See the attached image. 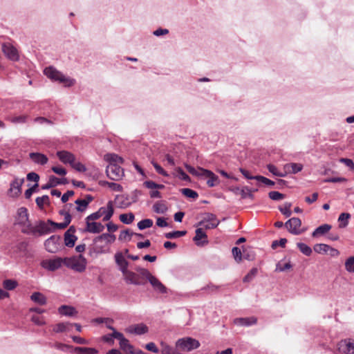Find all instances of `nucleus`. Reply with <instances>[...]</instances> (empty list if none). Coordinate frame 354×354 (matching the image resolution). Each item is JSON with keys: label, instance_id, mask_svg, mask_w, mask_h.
Wrapping results in <instances>:
<instances>
[{"label": "nucleus", "instance_id": "5", "mask_svg": "<svg viewBox=\"0 0 354 354\" xmlns=\"http://www.w3.org/2000/svg\"><path fill=\"white\" fill-rule=\"evenodd\" d=\"M61 237L53 235L44 242L46 250L50 253H56L61 248Z\"/></svg>", "mask_w": 354, "mask_h": 354}, {"label": "nucleus", "instance_id": "8", "mask_svg": "<svg viewBox=\"0 0 354 354\" xmlns=\"http://www.w3.org/2000/svg\"><path fill=\"white\" fill-rule=\"evenodd\" d=\"M338 351L342 354H354V340L345 339L341 340L338 344Z\"/></svg>", "mask_w": 354, "mask_h": 354}, {"label": "nucleus", "instance_id": "59", "mask_svg": "<svg viewBox=\"0 0 354 354\" xmlns=\"http://www.w3.org/2000/svg\"><path fill=\"white\" fill-rule=\"evenodd\" d=\"M151 164L153 165V167L155 168V169L158 174H161L165 177L169 176L168 173L165 169H163L162 168V167L159 164H158L156 162L153 160V161H151Z\"/></svg>", "mask_w": 354, "mask_h": 354}, {"label": "nucleus", "instance_id": "39", "mask_svg": "<svg viewBox=\"0 0 354 354\" xmlns=\"http://www.w3.org/2000/svg\"><path fill=\"white\" fill-rule=\"evenodd\" d=\"M153 210L157 214H164L167 212V207L162 201H158L153 205Z\"/></svg>", "mask_w": 354, "mask_h": 354}, {"label": "nucleus", "instance_id": "29", "mask_svg": "<svg viewBox=\"0 0 354 354\" xmlns=\"http://www.w3.org/2000/svg\"><path fill=\"white\" fill-rule=\"evenodd\" d=\"M30 299L39 305L43 306L47 303L46 297L39 292H35L30 296Z\"/></svg>", "mask_w": 354, "mask_h": 354}, {"label": "nucleus", "instance_id": "6", "mask_svg": "<svg viewBox=\"0 0 354 354\" xmlns=\"http://www.w3.org/2000/svg\"><path fill=\"white\" fill-rule=\"evenodd\" d=\"M220 223L216 216L212 213H207L203 220L198 223V225L203 226L206 230L214 229Z\"/></svg>", "mask_w": 354, "mask_h": 354}, {"label": "nucleus", "instance_id": "61", "mask_svg": "<svg viewBox=\"0 0 354 354\" xmlns=\"http://www.w3.org/2000/svg\"><path fill=\"white\" fill-rule=\"evenodd\" d=\"M161 354H172L175 351L173 347L163 342L161 343Z\"/></svg>", "mask_w": 354, "mask_h": 354}, {"label": "nucleus", "instance_id": "2", "mask_svg": "<svg viewBox=\"0 0 354 354\" xmlns=\"http://www.w3.org/2000/svg\"><path fill=\"white\" fill-rule=\"evenodd\" d=\"M64 264L78 272H82L86 267V260L82 254L64 259Z\"/></svg>", "mask_w": 354, "mask_h": 354}, {"label": "nucleus", "instance_id": "49", "mask_svg": "<svg viewBox=\"0 0 354 354\" xmlns=\"http://www.w3.org/2000/svg\"><path fill=\"white\" fill-rule=\"evenodd\" d=\"M257 272L258 269L257 268H252L250 271L243 277V281L244 283H249L252 281L256 277Z\"/></svg>", "mask_w": 354, "mask_h": 354}, {"label": "nucleus", "instance_id": "10", "mask_svg": "<svg viewBox=\"0 0 354 354\" xmlns=\"http://www.w3.org/2000/svg\"><path fill=\"white\" fill-rule=\"evenodd\" d=\"M53 232H54V229H52L48 221L45 222L40 220L35 224V236H41Z\"/></svg>", "mask_w": 354, "mask_h": 354}, {"label": "nucleus", "instance_id": "44", "mask_svg": "<svg viewBox=\"0 0 354 354\" xmlns=\"http://www.w3.org/2000/svg\"><path fill=\"white\" fill-rule=\"evenodd\" d=\"M48 223L50 224L52 229H54V231L56 229H65L71 223L66 221L62 223H55L50 219H48Z\"/></svg>", "mask_w": 354, "mask_h": 354}, {"label": "nucleus", "instance_id": "57", "mask_svg": "<svg viewBox=\"0 0 354 354\" xmlns=\"http://www.w3.org/2000/svg\"><path fill=\"white\" fill-rule=\"evenodd\" d=\"M94 248H93V250L95 252L97 253V254H102V253H105L106 252V247L107 246V245H106V243L104 244H102V243H94Z\"/></svg>", "mask_w": 354, "mask_h": 354}, {"label": "nucleus", "instance_id": "60", "mask_svg": "<svg viewBox=\"0 0 354 354\" xmlns=\"http://www.w3.org/2000/svg\"><path fill=\"white\" fill-rule=\"evenodd\" d=\"M59 214L64 216V221H68V223L71 222L72 217L70 214L69 209L64 207L62 209L59 211Z\"/></svg>", "mask_w": 354, "mask_h": 354}, {"label": "nucleus", "instance_id": "41", "mask_svg": "<svg viewBox=\"0 0 354 354\" xmlns=\"http://www.w3.org/2000/svg\"><path fill=\"white\" fill-rule=\"evenodd\" d=\"M330 249V245L325 243H317L314 245V250L319 254H326Z\"/></svg>", "mask_w": 354, "mask_h": 354}, {"label": "nucleus", "instance_id": "3", "mask_svg": "<svg viewBox=\"0 0 354 354\" xmlns=\"http://www.w3.org/2000/svg\"><path fill=\"white\" fill-rule=\"evenodd\" d=\"M200 346L199 341L191 337L178 339L176 342V348L188 352L199 348Z\"/></svg>", "mask_w": 354, "mask_h": 354}, {"label": "nucleus", "instance_id": "64", "mask_svg": "<svg viewBox=\"0 0 354 354\" xmlns=\"http://www.w3.org/2000/svg\"><path fill=\"white\" fill-rule=\"evenodd\" d=\"M232 254L236 261H240L242 259V254L241 249L238 247H234L232 248Z\"/></svg>", "mask_w": 354, "mask_h": 354}, {"label": "nucleus", "instance_id": "54", "mask_svg": "<svg viewBox=\"0 0 354 354\" xmlns=\"http://www.w3.org/2000/svg\"><path fill=\"white\" fill-rule=\"evenodd\" d=\"M291 168L292 174H297L303 169V165L300 163H290L285 165V168Z\"/></svg>", "mask_w": 354, "mask_h": 354}, {"label": "nucleus", "instance_id": "43", "mask_svg": "<svg viewBox=\"0 0 354 354\" xmlns=\"http://www.w3.org/2000/svg\"><path fill=\"white\" fill-rule=\"evenodd\" d=\"M35 202L37 205L40 209H44V205L45 203L50 204V198L48 195H44L41 197H37L35 199Z\"/></svg>", "mask_w": 354, "mask_h": 354}, {"label": "nucleus", "instance_id": "58", "mask_svg": "<svg viewBox=\"0 0 354 354\" xmlns=\"http://www.w3.org/2000/svg\"><path fill=\"white\" fill-rule=\"evenodd\" d=\"M267 169H268V171L270 173H272L273 175H274L276 176L284 177L286 176L285 174L281 173V172H279L277 171V168L274 165H272V164L268 165H267Z\"/></svg>", "mask_w": 354, "mask_h": 354}, {"label": "nucleus", "instance_id": "22", "mask_svg": "<svg viewBox=\"0 0 354 354\" xmlns=\"http://www.w3.org/2000/svg\"><path fill=\"white\" fill-rule=\"evenodd\" d=\"M115 260L123 274L128 271L129 263L121 252H117L115 254Z\"/></svg>", "mask_w": 354, "mask_h": 354}, {"label": "nucleus", "instance_id": "11", "mask_svg": "<svg viewBox=\"0 0 354 354\" xmlns=\"http://www.w3.org/2000/svg\"><path fill=\"white\" fill-rule=\"evenodd\" d=\"M2 51L7 58L12 61H18L19 56L17 50L10 44H3Z\"/></svg>", "mask_w": 354, "mask_h": 354}, {"label": "nucleus", "instance_id": "38", "mask_svg": "<svg viewBox=\"0 0 354 354\" xmlns=\"http://www.w3.org/2000/svg\"><path fill=\"white\" fill-rule=\"evenodd\" d=\"M187 234L186 230H182V231H173L170 232L165 233L164 236L165 238L168 239H177L180 236H185Z\"/></svg>", "mask_w": 354, "mask_h": 354}, {"label": "nucleus", "instance_id": "9", "mask_svg": "<svg viewBox=\"0 0 354 354\" xmlns=\"http://www.w3.org/2000/svg\"><path fill=\"white\" fill-rule=\"evenodd\" d=\"M62 264H64V259L60 257L54 259L44 260L41 262V267L49 271H55L59 269Z\"/></svg>", "mask_w": 354, "mask_h": 354}, {"label": "nucleus", "instance_id": "21", "mask_svg": "<svg viewBox=\"0 0 354 354\" xmlns=\"http://www.w3.org/2000/svg\"><path fill=\"white\" fill-rule=\"evenodd\" d=\"M195 232L196 235L194 237V241L198 246H203L208 243L207 234L202 228H197Z\"/></svg>", "mask_w": 354, "mask_h": 354}, {"label": "nucleus", "instance_id": "56", "mask_svg": "<svg viewBox=\"0 0 354 354\" xmlns=\"http://www.w3.org/2000/svg\"><path fill=\"white\" fill-rule=\"evenodd\" d=\"M268 196L269 198L273 201H280L285 198L284 194L277 191H272L269 192Z\"/></svg>", "mask_w": 354, "mask_h": 354}, {"label": "nucleus", "instance_id": "34", "mask_svg": "<svg viewBox=\"0 0 354 354\" xmlns=\"http://www.w3.org/2000/svg\"><path fill=\"white\" fill-rule=\"evenodd\" d=\"M74 351L77 354H97L98 351L94 348L88 347H75Z\"/></svg>", "mask_w": 354, "mask_h": 354}, {"label": "nucleus", "instance_id": "47", "mask_svg": "<svg viewBox=\"0 0 354 354\" xmlns=\"http://www.w3.org/2000/svg\"><path fill=\"white\" fill-rule=\"evenodd\" d=\"M75 204L77 205V206L75 207L76 210L80 212H84L88 206L87 202H86L84 200L80 199V198L75 200Z\"/></svg>", "mask_w": 354, "mask_h": 354}, {"label": "nucleus", "instance_id": "28", "mask_svg": "<svg viewBox=\"0 0 354 354\" xmlns=\"http://www.w3.org/2000/svg\"><path fill=\"white\" fill-rule=\"evenodd\" d=\"M29 156L32 161L37 164L44 165L48 162L47 156L43 153L32 152Z\"/></svg>", "mask_w": 354, "mask_h": 354}, {"label": "nucleus", "instance_id": "23", "mask_svg": "<svg viewBox=\"0 0 354 354\" xmlns=\"http://www.w3.org/2000/svg\"><path fill=\"white\" fill-rule=\"evenodd\" d=\"M115 236L111 233H103L93 239V243L105 242L106 245L113 243L115 241Z\"/></svg>", "mask_w": 354, "mask_h": 354}, {"label": "nucleus", "instance_id": "17", "mask_svg": "<svg viewBox=\"0 0 354 354\" xmlns=\"http://www.w3.org/2000/svg\"><path fill=\"white\" fill-rule=\"evenodd\" d=\"M202 172V178H208L207 185L209 187H213L219 183L218 177L212 171L205 169V170H203Z\"/></svg>", "mask_w": 354, "mask_h": 354}, {"label": "nucleus", "instance_id": "36", "mask_svg": "<svg viewBox=\"0 0 354 354\" xmlns=\"http://www.w3.org/2000/svg\"><path fill=\"white\" fill-rule=\"evenodd\" d=\"M114 214V209L112 201H109L106 204V212L104 214L103 221H108L111 219Z\"/></svg>", "mask_w": 354, "mask_h": 354}, {"label": "nucleus", "instance_id": "51", "mask_svg": "<svg viewBox=\"0 0 354 354\" xmlns=\"http://www.w3.org/2000/svg\"><path fill=\"white\" fill-rule=\"evenodd\" d=\"M240 194L242 198H254V195L252 193V189H250L247 186H245L243 188H241V189L240 190Z\"/></svg>", "mask_w": 354, "mask_h": 354}, {"label": "nucleus", "instance_id": "16", "mask_svg": "<svg viewBox=\"0 0 354 354\" xmlns=\"http://www.w3.org/2000/svg\"><path fill=\"white\" fill-rule=\"evenodd\" d=\"M67 183H68V180L66 178L59 179L55 176H50L48 182L46 185H42L41 189H48L58 185H66Z\"/></svg>", "mask_w": 354, "mask_h": 354}, {"label": "nucleus", "instance_id": "27", "mask_svg": "<svg viewBox=\"0 0 354 354\" xmlns=\"http://www.w3.org/2000/svg\"><path fill=\"white\" fill-rule=\"evenodd\" d=\"M73 324L68 322H59L54 326L53 331L56 333H60L64 332H69L71 330Z\"/></svg>", "mask_w": 354, "mask_h": 354}, {"label": "nucleus", "instance_id": "13", "mask_svg": "<svg viewBox=\"0 0 354 354\" xmlns=\"http://www.w3.org/2000/svg\"><path fill=\"white\" fill-rule=\"evenodd\" d=\"M85 232L93 234H98L104 230V226L100 222L85 220Z\"/></svg>", "mask_w": 354, "mask_h": 354}, {"label": "nucleus", "instance_id": "35", "mask_svg": "<svg viewBox=\"0 0 354 354\" xmlns=\"http://www.w3.org/2000/svg\"><path fill=\"white\" fill-rule=\"evenodd\" d=\"M120 348L124 352L129 354H133V346L130 344L129 341L125 338L122 342H119Z\"/></svg>", "mask_w": 354, "mask_h": 354}, {"label": "nucleus", "instance_id": "42", "mask_svg": "<svg viewBox=\"0 0 354 354\" xmlns=\"http://www.w3.org/2000/svg\"><path fill=\"white\" fill-rule=\"evenodd\" d=\"M297 248L299 249L301 253H303L304 255L309 257L311 255L313 251L310 247L307 245L306 243H297Z\"/></svg>", "mask_w": 354, "mask_h": 354}, {"label": "nucleus", "instance_id": "26", "mask_svg": "<svg viewBox=\"0 0 354 354\" xmlns=\"http://www.w3.org/2000/svg\"><path fill=\"white\" fill-rule=\"evenodd\" d=\"M149 282L156 291L162 294L167 293V288L156 277H151Z\"/></svg>", "mask_w": 354, "mask_h": 354}, {"label": "nucleus", "instance_id": "46", "mask_svg": "<svg viewBox=\"0 0 354 354\" xmlns=\"http://www.w3.org/2000/svg\"><path fill=\"white\" fill-rule=\"evenodd\" d=\"M153 225V221L150 218L142 219L138 223L137 226L139 230H143L147 228H149Z\"/></svg>", "mask_w": 354, "mask_h": 354}, {"label": "nucleus", "instance_id": "33", "mask_svg": "<svg viewBox=\"0 0 354 354\" xmlns=\"http://www.w3.org/2000/svg\"><path fill=\"white\" fill-rule=\"evenodd\" d=\"M185 167L188 171L189 173H190L192 175L202 178L203 177V170H205L204 168L202 167H198L197 169L194 168V167L191 166L188 164H185Z\"/></svg>", "mask_w": 354, "mask_h": 354}, {"label": "nucleus", "instance_id": "52", "mask_svg": "<svg viewBox=\"0 0 354 354\" xmlns=\"http://www.w3.org/2000/svg\"><path fill=\"white\" fill-rule=\"evenodd\" d=\"M291 205L290 203L286 202L283 207H279V209L286 217H289L292 214V212L290 211Z\"/></svg>", "mask_w": 354, "mask_h": 354}, {"label": "nucleus", "instance_id": "7", "mask_svg": "<svg viewBox=\"0 0 354 354\" xmlns=\"http://www.w3.org/2000/svg\"><path fill=\"white\" fill-rule=\"evenodd\" d=\"M301 225V221L297 217H292L285 223V226L292 234L299 235L302 232L299 230Z\"/></svg>", "mask_w": 354, "mask_h": 354}, {"label": "nucleus", "instance_id": "25", "mask_svg": "<svg viewBox=\"0 0 354 354\" xmlns=\"http://www.w3.org/2000/svg\"><path fill=\"white\" fill-rule=\"evenodd\" d=\"M257 319L255 317L236 318L234 323L236 325L250 326L256 324Z\"/></svg>", "mask_w": 354, "mask_h": 354}, {"label": "nucleus", "instance_id": "32", "mask_svg": "<svg viewBox=\"0 0 354 354\" xmlns=\"http://www.w3.org/2000/svg\"><path fill=\"white\" fill-rule=\"evenodd\" d=\"M106 212V207H101L97 212H93L86 217L85 220L95 221L100 218Z\"/></svg>", "mask_w": 354, "mask_h": 354}, {"label": "nucleus", "instance_id": "62", "mask_svg": "<svg viewBox=\"0 0 354 354\" xmlns=\"http://www.w3.org/2000/svg\"><path fill=\"white\" fill-rule=\"evenodd\" d=\"M133 236V232H131L129 229L125 230H122L118 237V239L120 241L127 239L129 237V240H130L131 237Z\"/></svg>", "mask_w": 354, "mask_h": 354}, {"label": "nucleus", "instance_id": "15", "mask_svg": "<svg viewBox=\"0 0 354 354\" xmlns=\"http://www.w3.org/2000/svg\"><path fill=\"white\" fill-rule=\"evenodd\" d=\"M126 332L130 334H135L141 335L147 333L149 331V328L145 324H133L128 326L125 329Z\"/></svg>", "mask_w": 354, "mask_h": 354}, {"label": "nucleus", "instance_id": "14", "mask_svg": "<svg viewBox=\"0 0 354 354\" xmlns=\"http://www.w3.org/2000/svg\"><path fill=\"white\" fill-rule=\"evenodd\" d=\"M24 183V178H15L10 185L9 192L12 197H17L21 193V186Z\"/></svg>", "mask_w": 354, "mask_h": 354}, {"label": "nucleus", "instance_id": "18", "mask_svg": "<svg viewBox=\"0 0 354 354\" xmlns=\"http://www.w3.org/2000/svg\"><path fill=\"white\" fill-rule=\"evenodd\" d=\"M57 156L64 164H73L75 160V156L68 151H59L57 152Z\"/></svg>", "mask_w": 354, "mask_h": 354}, {"label": "nucleus", "instance_id": "31", "mask_svg": "<svg viewBox=\"0 0 354 354\" xmlns=\"http://www.w3.org/2000/svg\"><path fill=\"white\" fill-rule=\"evenodd\" d=\"M104 160L108 162L109 165L122 163L123 158L115 153H106L104 155Z\"/></svg>", "mask_w": 354, "mask_h": 354}, {"label": "nucleus", "instance_id": "1", "mask_svg": "<svg viewBox=\"0 0 354 354\" xmlns=\"http://www.w3.org/2000/svg\"><path fill=\"white\" fill-rule=\"evenodd\" d=\"M44 75L52 81L64 84L65 86H72L75 84V80L69 77H66L62 72L57 71L55 67L50 66L44 70Z\"/></svg>", "mask_w": 354, "mask_h": 354}, {"label": "nucleus", "instance_id": "4", "mask_svg": "<svg viewBox=\"0 0 354 354\" xmlns=\"http://www.w3.org/2000/svg\"><path fill=\"white\" fill-rule=\"evenodd\" d=\"M106 174L111 180H119L124 176V170L118 164L109 165L106 168Z\"/></svg>", "mask_w": 354, "mask_h": 354}, {"label": "nucleus", "instance_id": "12", "mask_svg": "<svg viewBox=\"0 0 354 354\" xmlns=\"http://www.w3.org/2000/svg\"><path fill=\"white\" fill-rule=\"evenodd\" d=\"M76 232L75 227L71 225L64 233V244L68 248H73L75 245L77 237L74 234Z\"/></svg>", "mask_w": 354, "mask_h": 354}, {"label": "nucleus", "instance_id": "53", "mask_svg": "<svg viewBox=\"0 0 354 354\" xmlns=\"http://www.w3.org/2000/svg\"><path fill=\"white\" fill-rule=\"evenodd\" d=\"M345 269L348 272H354V256L350 257L346 260Z\"/></svg>", "mask_w": 354, "mask_h": 354}, {"label": "nucleus", "instance_id": "48", "mask_svg": "<svg viewBox=\"0 0 354 354\" xmlns=\"http://www.w3.org/2000/svg\"><path fill=\"white\" fill-rule=\"evenodd\" d=\"M181 193L187 198L196 199L198 197V193L189 188H183L181 189Z\"/></svg>", "mask_w": 354, "mask_h": 354}, {"label": "nucleus", "instance_id": "30", "mask_svg": "<svg viewBox=\"0 0 354 354\" xmlns=\"http://www.w3.org/2000/svg\"><path fill=\"white\" fill-rule=\"evenodd\" d=\"M332 226L329 224H323L317 227L312 233L313 237H316L319 235H324L327 232H328Z\"/></svg>", "mask_w": 354, "mask_h": 354}, {"label": "nucleus", "instance_id": "37", "mask_svg": "<svg viewBox=\"0 0 354 354\" xmlns=\"http://www.w3.org/2000/svg\"><path fill=\"white\" fill-rule=\"evenodd\" d=\"M351 218V214L349 213H342L338 218V221L339 222V227L340 228L346 227L348 224V220Z\"/></svg>", "mask_w": 354, "mask_h": 354}, {"label": "nucleus", "instance_id": "45", "mask_svg": "<svg viewBox=\"0 0 354 354\" xmlns=\"http://www.w3.org/2000/svg\"><path fill=\"white\" fill-rule=\"evenodd\" d=\"M18 286L17 281L14 279H6L3 281V286L7 290H12Z\"/></svg>", "mask_w": 354, "mask_h": 354}, {"label": "nucleus", "instance_id": "20", "mask_svg": "<svg viewBox=\"0 0 354 354\" xmlns=\"http://www.w3.org/2000/svg\"><path fill=\"white\" fill-rule=\"evenodd\" d=\"M17 224L25 226L29 221V216L26 207H21L17 210Z\"/></svg>", "mask_w": 354, "mask_h": 354}, {"label": "nucleus", "instance_id": "24", "mask_svg": "<svg viewBox=\"0 0 354 354\" xmlns=\"http://www.w3.org/2000/svg\"><path fill=\"white\" fill-rule=\"evenodd\" d=\"M58 313L61 315L66 317H73L77 314V311L74 307L67 305H62L59 307Z\"/></svg>", "mask_w": 354, "mask_h": 354}, {"label": "nucleus", "instance_id": "63", "mask_svg": "<svg viewBox=\"0 0 354 354\" xmlns=\"http://www.w3.org/2000/svg\"><path fill=\"white\" fill-rule=\"evenodd\" d=\"M292 268V265L290 262H288L283 265H281L280 262H279L276 266V271L279 272H284L286 270H288Z\"/></svg>", "mask_w": 354, "mask_h": 354}, {"label": "nucleus", "instance_id": "55", "mask_svg": "<svg viewBox=\"0 0 354 354\" xmlns=\"http://www.w3.org/2000/svg\"><path fill=\"white\" fill-rule=\"evenodd\" d=\"M176 171L178 174V177L185 181H190L189 176L183 170L181 167H177Z\"/></svg>", "mask_w": 354, "mask_h": 354}, {"label": "nucleus", "instance_id": "50", "mask_svg": "<svg viewBox=\"0 0 354 354\" xmlns=\"http://www.w3.org/2000/svg\"><path fill=\"white\" fill-rule=\"evenodd\" d=\"M24 227V228L21 230L22 233L35 236V225H32L28 221V223Z\"/></svg>", "mask_w": 354, "mask_h": 354}, {"label": "nucleus", "instance_id": "19", "mask_svg": "<svg viewBox=\"0 0 354 354\" xmlns=\"http://www.w3.org/2000/svg\"><path fill=\"white\" fill-rule=\"evenodd\" d=\"M124 280L128 284H133L136 286L143 285L144 283L140 281L139 275L132 271L128 270L124 274Z\"/></svg>", "mask_w": 354, "mask_h": 354}, {"label": "nucleus", "instance_id": "40", "mask_svg": "<svg viewBox=\"0 0 354 354\" xmlns=\"http://www.w3.org/2000/svg\"><path fill=\"white\" fill-rule=\"evenodd\" d=\"M120 220L121 222H122L124 224H131L135 216L133 213L130 212L129 214H122L120 215Z\"/></svg>", "mask_w": 354, "mask_h": 354}]
</instances>
